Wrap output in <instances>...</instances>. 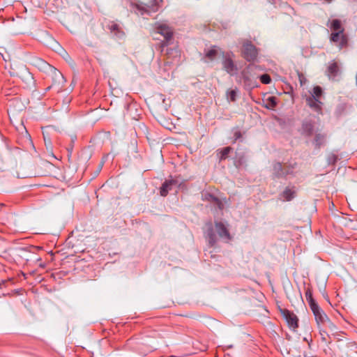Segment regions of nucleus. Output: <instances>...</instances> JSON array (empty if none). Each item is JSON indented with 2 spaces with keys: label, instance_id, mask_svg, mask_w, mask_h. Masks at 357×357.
<instances>
[{
  "label": "nucleus",
  "instance_id": "nucleus-1",
  "mask_svg": "<svg viewBox=\"0 0 357 357\" xmlns=\"http://www.w3.org/2000/svg\"><path fill=\"white\" fill-rule=\"evenodd\" d=\"M229 225L226 222L215 221L213 229L210 224V227L206 231V236L211 246H213L217 243V238L215 231L217 233L220 238L225 242L228 243L232 239L228 229Z\"/></svg>",
  "mask_w": 357,
  "mask_h": 357
},
{
  "label": "nucleus",
  "instance_id": "nucleus-2",
  "mask_svg": "<svg viewBox=\"0 0 357 357\" xmlns=\"http://www.w3.org/2000/svg\"><path fill=\"white\" fill-rule=\"evenodd\" d=\"M30 63L33 66L36 67L37 68H38L41 71H50L51 73H52L54 76V82L58 81L59 83L63 82L64 78L61 72L57 70L55 68L52 67L43 59L37 56H33L30 59Z\"/></svg>",
  "mask_w": 357,
  "mask_h": 357
},
{
  "label": "nucleus",
  "instance_id": "nucleus-3",
  "mask_svg": "<svg viewBox=\"0 0 357 357\" xmlns=\"http://www.w3.org/2000/svg\"><path fill=\"white\" fill-rule=\"evenodd\" d=\"M154 27L156 33L164 37V40L162 41L160 45V47L162 48L161 51H163V48L168 46L172 43L173 29L167 23L163 22H156Z\"/></svg>",
  "mask_w": 357,
  "mask_h": 357
},
{
  "label": "nucleus",
  "instance_id": "nucleus-4",
  "mask_svg": "<svg viewBox=\"0 0 357 357\" xmlns=\"http://www.w3.org/2000/svg\"><path fill=\"white\" fill-rule=\"evenodd\" d=\"M322 96V89L320 86H314L310 92V95L305 99L307 105L313 110L317 112L321 111L322 102L320 98Z\"/></svg>",
  "mask_w": 357,
  "mask_h": 357
},
{
  "label": "nucleus",
  "instance_id": "nucleus-5",
  "mask_svg": "<svg viewBox=\"0 0 357 357\" xmlns=\"http://www.w3.org/2000/svg\"><path fill=\"white\" fill-rule=\"evenodd\" d=\"M135 12L144 15L158 10L156 0H139L137 3L133 5Z\"/></svg>",
  "mask_w": 357,
  "mask_h": 357
},
{
  "label": "nucleus",
  "instance_id": "nucleus-6",
  "mask_svg": "<svg viewBox=\"0 0 357 357\" xmlns=\"http://www.w3.org/2000/svg\"><path fill=\"white\" fill-rule=\"evenodd\" d=\"M232 52L222 53V68L230 75H234L237 72V66L233 60Z\"/></svg>",
  "mask_w": 357,
  "mask_h": 357
},
{
  "label": "nucleus",
  "instance_id": "nucleus-7",
  "mask_svg": "<svg viewBox=\"0 0 357 357\" xmlns=\"http://www.w3.org/2000/svg\"><path fill=\"white\" fill-rule=\"evenodd\" d=\"M242 52L243 57L248 61H254L257 56V50L250 41L243 44Z\"/></svg>",
  "mask_w": 357,
  "mask_h": 357
},
{
  "label": "nucleus",
  "instance_id": "nucleus-8",
  "mask_svg": "<svg viewBox=\"0 0 357 357\" xmlns=\"http://www.w3.org/2000/svg\"><path fill=\"white\" fill-rule=\"evenodd\" d=\"M282 314L284 318L285 319V320L287 321L289 327L291 330L296 331V329L298 326V319L297 316L294 313H293L287 310H283L282 311Z\"/></svg>",
  "mask_w": 357,
  "mask_h": 357
},
{
  "label": "nucleus",
  "instance_id": "nucleus-9",
  "mask_svg": "<svg viewBox=\"0 0 357 357\" xmlns=\"http://www.w3.org/2000/svg\"><path fill=\"white\" fill-rule=\"evenodd\" d=\"M310 309L314 314L318 326H320L321 324L323 325L328 318L326 314L322 310L318 304H312V306Z\"/></svg>",
  "mask_w": 357,
  "mask_h": 357
},
{
  "label": "nucleus",
  "instance_id": "nucleus-10",
  "mask_svg": "<svg viewBox=\"0 0 357 357\" xmlns=\"http://www.w3.org/2000/svg\"><path fill=\"white\" fill-rule=\"evenodd\" d=\"M315 130L314 122L311 120H305L302 123L301 132L307 137L311 136Z\"/></svg>",
  "mask_w": 357,
  "mask_h": 357
},
{
  "label": "nucleus",
  "instance_id": "nucleus-11",
  "mask_svg": "<svg viewBox=\"0 0 357 357\" xmlns=\"http://www.w3.org/2000/svg\"><path fill=\"white\" fill-rule=\"evenodd\" d=\"M343 31L344 30H340V31L333 33L331 36V40L334 43H339L340 48L345 46L347 43V38L343 34Z\"/></svg>",
  "mask_w": 357,
  "mask_h": 357
},
{
  "label": "nucleus",
  "instance_id": "nucleus-12",
  "mask_svg": "<svg viewBox=\"0 0 357 357\" xmlns=\"http://www.w3.org/2000/svg\"><path fill=\"white\" fill-rule=\"evenodd\" d=\"M178 185V182L174 179H170L165 181L160 190V193L161 196L165 197L168 194V192L172 190L174 186H176Z\"/></svg>",
  "mask_w": 357,
  "mask_h": 357
},
{
  "label": "nucleus",
  "instance_id": "nucleus-13",
  "mask_svg": "<svg viewBox=\"0 0 357 357\" xmlns=\"http://www.w3.org/2000/svg\"><path fill=\"white\" fill-rule=\"evenodd\" d=\"M273 174L276 177H284L289 175V172H284V167L280 162H275L273 166Z\"/></svg>",
  "mask_w": 357,
  "mask_h": 357
},
{
  "label": "nucleus",
  "instance_id": "nucleus-14",
  "mask_svg": "<svg viewBox=\"0 0 357 357\" xmlns=\"http://www.w3.org/2000/svg\"><path fill=\"white\" fill-rule=\"evenodd\" d=\"M296 191L293 188H286L280 195L284 201H290L295 197Z\"/></svg>",
  "mask_w": 357,
  "mask_h": 357
},
{
  "label": "nucleus",
  "instance_id": "nucleus-15",
  "mask_svg": "<svg viewBox=\"0 0 357 357\" xmlns=\"http://www.w3.org/2000/svg\"><path fill=\"white\" fill-rule=\"evenodd\" d=\"M109 30L118 38H121L124 36V32L116 24L109 25Z\"/></svg>",
  "mask_w": 357,
  "mask_h": 357
},
{
  "label": "nucleus",
  "instance_id": "nucleus-16",
  "mask_svg": "<svg viewBox=\"0 0 357 357\" xmlns=\"http://www.w3.org/2000/svg\"><path fill=\"white\" fill-rule=\"evenodd\" d=\"M325 138L326 136L324 134L316 133L313 144L317 149H319L324 144Z\"/></svg>",
  "mask_w": 357,
  "mask_h": 357
},
{
  "label": "nucleus",
  "instance_id": "nucleus-17",
  "mask_svg": "<svg viewBox=\"0 0 357 357\" xmlns=\"http://www.w3.org/2000/svg\"><path fill=\"white\" fill-rule=\"evenodd\" d=\"M339 70L337 64L335 62L331 63L328 68V73L329 76L335 77L337 75Z\"/></svg>",
  "mask_w": 357,
  "mask_h": 357
},
{
  "label": "nucleus",
  "instance_id": "nucleus-18",
  "mask_svg": "<svg viewBox=\"0 0 357 357\" xmlns=\"http://www.w3.org/2000/svg\"><path fill=\"white\" fill-rule=\"evenodd\" d=\"M217 54H218L217 47L214 46L211 50H209L208 51L206 52V59H208L206 61H213L215 59Z\"/></svg>",
  "mask_w": 357,
  "mask_h": 357
},
{
  "label": "nucleus",
  "instance_id": "nucleus-19",
  "mask_svg": "<svg viewBox=\"0 0 357 357\" xmlns=\"http://www.w3.org/2000/svg\"><path fill=\"white\" fill-rule=\"evenodd\" d=\"M305 297L306 300L307 301L310 307L311 308L312 306V304H317L314 299L312 297V294L310 289H307L305 291Z\"/></svg>",
  "mask_w": 357,
  "mask_h": 357
},
{
  "label": "nucleus",
  "instance_id": "nucleus-20",
  "mask_svg": "<svg viewBox=\"0 0 357 357\" xmlns=\"http://www.w3.org/2000/svg\"><path fill=\"white\" fill-rule=\"evenodd\" d=\"M206 199L209 202H215L218 205L219 208H222V202L215 196L208 194L206 195Z\"/></svg>",
  "mask_w": 357,
  "mask_h": 357
},
{
  "label": "nucleus",
  "instance_id": "nucleus-21",
  "mask_svg": "<svg viewBox=\"0 0 357 357\" xmlns=\"http://www.w3.org/2000/svg\"><path fill=\"white\" fill-rule=\"evenodd\" d=\"M331 29H333L334 31H340V30H344L342 28L341 22L339 20H334L332 22L331 24Z\"/></svg>",
  "mask_w": 357,
  "mask_h": 357
},
{
  "label": "nucleus",
  "instance_id": "nucleus-22",
  "mask_svg": "<svg viewBox=\"0 0 357 357\" xmlns=\"http://www.w3.org/2000/svg\"><path fill=\"white\" fill-rule=\"evenodd\" d=\"M326 328H328L331 331H335L337 330V327L329 319V318L327 319V320L324 322L323 324Z\"/></svg>",
  "mask_w": 357,
  "mask_h": 357
},
{
  "label": "nucleus",
  "instance_id": "nucleus-23",
  "mask_svg": "<svg viewBox=\"0 0 357 357\" xmlns=\"http://www.w3.org/2000/svg\"><path fill=\"white\" fill-rule=\"evenodd\" d=\"M231 147H225L224 149H222V151H220V160H224L227 158V156L228 155V154L229 153V152L231 151Z\"/></svg>",
  "mask_w": 357,
  "mask_h": 357
},
{
  "label": "nucleus",
  "instance_id": "nucleus-24",
  "mask_svg": "<svg viewBox=\"0 0 357 357\" xmlns=\"http://www.w3.org/2000/svg\"><path fill=\"white\" fill-rule=\"evenodd\" d=\"M260 80L263 84H268L271 82L270 76L267 74L262 75L260 77Z\"/></svg>",
  "mask_w": 357,
  "mask_h": 357
},
{
  "label": "nucleus",
  "instance_id": "nucleus-25",
  "mask_svg": "<svg viewBox=\"0 0 357 357\" xmlns=\"http://www.w3.org/2000/svg\"><path fill=\"white\" fill-rule=\"evenodd\" d=\"M236 97V91L235 90H231L227 93V98L231 101H235Z\"/></svg>",
  "mask_w": 357,
  "mask_h": 357
},
{
  "label": "nucleus",
  "instance_id": "nucleus-26",
  "mask_svg": "<svg viewBox=\"0 0 357 357\" xmlns=\"http://www.w3.org/2000/svg\"><path fill=\"white\" fill-rule=\"evenodd\" d=\"M319 334L321 335V341L322 342H326L327 341V337H328L327 333L324 330H322L321 328H319Z\"/></svg>",
  "mask_w": 357,
  "mask_h": 357
},
{
  "label": "nucleus",
  "instance_id": "nucleus-27",
  "mask_svg": "<svg viewBox=\"0 0 357 357\" xmlns=\"http://www.w3.org/2000/svg\"><path fill=\"white\" fill-rule=\"evenodd\" d=\"M267 100L268 101L271 107H274L277 104L275 97H269Z\"/></svg>",
  "mask_w": 357,
  "mask_h": 357
},
{
  "label": "nucleus",
  "instance_id": "nucleus-28",
  "mask_svg": "<svg viewBox=\"0 0 357 357\" xmlns=\"http://www.w3.org/2000/svg\"><path fill=\"white\" fill-rule=\"evenodd\" d=\"M241 137V132L236 131L234 133L235 141L237 140L238 139H239Z\"/></svg>",
  "mask_w": 357,
  "mask_h": 357
},
{
  "label": "nucleus",
  "instance_id": "nucleus-29",
  "mask_svg": "<svg viewBox=\"0 0 357 357\" xmlns=\"http://www.w3.org/2000/svg\"><path fill=\"white\" fill-rule=\"evenodd\" d=\"M303 340H304V341H305V342H307V344H308V347H309V348H311V344H312V339L308 340V339H307V337H304V338H303Z\"/></svg>",
  "mask_w": 357,
  "mask_h": 357
},
{
  "label": "nucleus",
  "instance_id": "nucleus-30",
  "mask_svg": "<svg viewBox=\"0 0 357 357\" xmlns=\"http://www.w3.org/2000/svg\"><path fill=\"white\" fill-rule=\"evenodd\" d=\"M284 172H289V174H291L293 173V171L290 168L287 167H284Z\"/></svg>",
  "mask_w": 357,
  "mask_h": 357
},
{
  "label": "nucleus",
  "instance_id": "nucleus-31",
  "mask_svg": "<svg viewBox=\"0 0 357 357\" xmlns=\"http://www.w3.org/2000/svg\"><path fill=\"white\" fill-rule=\"evenodd\" d=\"M242 75H243V77L245 81H247L248 79V77L245 75V70H243L242 72Z\"/></svg>",
  "mask_w": 357,
  "mask_h": 357
},
{
  "label": "nucleus",
  "instance_id": "nucleus-32",
  "mask_svg": "<svg viewBox=\"0 0 357 357\" xmlns=\"http://www.w3.org/2000/svg\"><path fill=\"white\" fill-rule=\"evenodd\" d=\"M45 145H46V146H47V148H48V147L51 148V143H50V142H49L48 143H47V142H45Z\"/></svg>",
  "mask_w": 357,
  "mask_h": 357
},
{
  "label": "nucleus",
  "instance_id": "nucleus-33",
  "mask_svg": "<svg viewBox=\"0 0 357 357\" xmlns=\"http://www.w3.org/2000/svg\"><path fill=\"white\" fill-rule=\"evenodd\" d=\"M102 164H101V165H100V167H98V172H99V171H100V169H102Z\"/></svg>",
  "mask_w": 357,
  "mask_h": 357
},
{
  "label": "nucleus",
  "instance_id": "nucleus-34",
  "mask_svg": "<svg viewBox=\"0 0 357 357\" xmlns=\"http://www.w3.org/2000/svg\"><path fill=\"white\" fill-rule=\"evenodd\" d=\"M102 164H101V165H100V167H98V172H99V171H100V169H102Z\"/></svg>",
  "mask_w": 357,
  "mask_h": 357
},
{
  "label": "nucleus",
  "instance_id": "nucleus-35",
  "mask_svg": "<svg viewBox=\"0 0 357 357\" xmlns=\"http://www.w3.org/2000/svg\"><path fill=\"white\" fill-rule=\"evenodd\" d=\"M27 75L30 77L31 79H33V77L29 73H27Z\"/></svg>",
  "mask_w": 357,
  "mask_h": 357
}]
</instances>
